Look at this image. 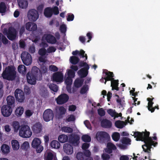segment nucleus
<instances>
[{
	"label": "nucleus",
	"instance_id": "1",
	"mask_svg": "<svg viewBox=\"0 0 160 160\" xmlns=\"http://www.w3.org/2000/svg\"><path fill=\"white\" fill-rule=\"evenodd\" d=\"M132 136L136 138L137 141H144L145 144L142 146V148L145 152H149L150 151L151 146L152 145L155 146L157 144L156 142H154L153 140H156L157 137L154 136L152 138L149 137V132H133L131 134Z\"/></svg>",
	"mask_w": 160,
	"mask_h": 160
},
{
	"label": "nucleus",
	"instance_id": "2",
	"mask_svg": "<svg viewBox=\"0 0 160 160\" xmlns=\"http://www.w3.org/2000/svg\"><path fill=\"white\" fill-rule=\"evenodd\" d=\"M47 71V68L46 66H42L40 70L36 67H33L31 72H28L27 74L28 82L31 84H35L36 83V77H37V79H38V76L40 77L41 73H44Z\"/></svg>",
	"mask_w": 160,
	"mask_h": 160
},
{
	"label": "nucleus",
	"instance_id": "3",
	"mask_svg": "<svg viewBox=\"0 0 160 160\" xmlns=\"http://www.w3.org/2000/svg\"><path fill=\"white\" fill-rule=\"evenodd\" d=\"M52 43H55L56 40L55 38L52 35L48 33H45L43 36L42 38V42L40 44V47L41 48L38 51V53L41 56H43L46 54L47 52L45 48L48 47V44L44 42L45 41Z\"/></svg>",
	"mask_w": 160,
	"mask_h": 160
},
{
	"label": "nucleus",
	"instance_id": "4",
	"mask_svg": "<svg viewBox=\"0 0 160 160\" xmlns=\"http://www.w3.org/2000/svg\"><path fill=\"white\" fill-rule=\"evenodd\" d=\"M17 72L15 68L12 66L6 67L2 74V78L8 80H12L16 77Z\"/></svg>",
	"mask_w": 160,
	"mask_h": 160
},
{
	"label": "nucleus",
	"instance_id": "5",
	"mask_svg": "<svg viewBox=\"0 0 160 160\" xmlns=\"http://www.w3.org/2000/svg\"><path fill=\"white\" fill-rule=\"evenodd\" d=\"M104 73L105 74L106 76L104 78H102L100 79V81L101 82H103L104 80H105V84L107 81L111 80V86L112 87V90L115 89L117 90H118V81L113 80L112 78L113 76L112 72L105 71H104Z\"/></svg>",
	"mask_w": 160,
	"mask_h": 160
},
{
	"label": "nucleus",
	"instance_id": "6",
	"mask_svg": "<svg viewBox=\"0 0 160 160\" xmlns=\"http://www.w3.org/2000/svg\"><path fill=\"white\" fill-rule=\"evenodd\" d=\"M75 73L71 70H68L65 74V83L67 85V89L70 93L72 92L71 85L72 82V78L75 76Z\"/></svg>",
	"mask_w": 160,
	"mask_h": 160
},
{
	"label": "nucleus",
	"instance_id": "7",
	"mask_svg": "<svg viewBox=\"0 0 160 160\" xmlns=\"http://www.w3.org/2000/svg\"><path fill=\"white\" fill-rule=\"evenodd\" d=\"M32 134V132L30 127L27 125L22 126L19 131V136L24 138H30Z\"/></svg>",
	"mask_w": 160,
	"mask_h": 160
},
{
	"label": "nucleus",
	"instance_id": "8",
	"mask_svg": "<svg viewBox=\"0 0 160 160\" xmlns=\"http://www.w3.org/2000/svg\"><path fill=\"white\" fill-rule=\"evenodd\" d=\"M41 139L38 138H34L31 142V146L35 149L37 153H40L43 150V146L41 145Z\"/></svg>",
	"mask_w": 160,
	"mask_h": 160
},
{
	"label": "nucleus",
	"instance_id": "9",
	"mask_svg": "<svg viewBox=\"0 0 160 160\" xmlns=\"http://www.w3.org/2000/svg\"><path fill=\"white\" fill-rule=\"evenodd\" d=\"M3 33L6 35L8 38L10 40H12L15 39L17 36V33L16 30L12 27H10L8 30L5 28Z\"/></svg>",
	"mask_w": 160,
	"mask_h": 160
},
{
	"label": "nucleus",
	"instance_id": "10",
	"mask_svg": "<svg viewBox=\"0 0 160 160\" xmlns=\"http://www.w3.org/2000/svg\"><path fill=\"white\" fill-rule=\"evenodd\" d=\"M79 66L84 68L78 71V73L79 76L82 78L86 77L88 73V70L89 67L86 62H81L79 64Z\"/></svg>",
	"mask_w": 160,
	"mask_h": 160
},
{
	"label": "nucleus",
	"instance_id": "11",
	"mask_svg": "<svg viewBox=\"0 0 160 160\" xmlns=\"http://www.w3.org/2000/svg\"><path fill=\"white\" fill-rule=\"evenodd\" d=\"M22 60L23 63L26 65L28 66L31 64L32 58L31 55L28 52H23L21 56Z\"/></svg>",
	"mask_w": 160,
	"mask_h": 160
},
{
	"label": "nucleus",
	"instance_id": "12",
	"mask_svg": "<svg viewBox=\"0 0 160 160\" xmlns=\"http://www.w3.org/2000/svg\"><path fill=\"white\" fill-rule=\"evenodd\" d=\"M28 17L29 20L35 21L39 17L38 12L35 9H31L28 13Z\"/></svg>",
	"mask_w": 160,
	"mask_h": 160
},
{
	"label": "nucleus",
	"instance_id": "13",
	"mask_svg": "<svg viewBox=\"0 0 160 160\" xmlns=\"http://www.w3.org/2000/svg\"><path fill=\"white\" fill-rule=\"evenodd\" d=\"M1 113L3 116L8 117L10 116L12 112L11 107L8 105H3L1 109Z\"/></svg>",
	"mask_w": 160,
	"mask_h": 160
},
{
	"label": "nucleus",
	"instance_id": "14",
	"mask_svg": "<svg viewBox=\"0 0 160 160\" xmlns=\"http://www.w3.org/2000/svg\"><path fill=\"white\" fill-rule=\"evenodd\" d=\"M53 117V113L52 110L50 109L46 110L43 112V118L46 122H48L52 119Z\"/></svg>",
	"mask_w": 160,
	"mask_h": 160
},
{
	"label": "nucleus",
	"instance_id": "15",
	"mask_svg": "<svg viewBox=\"0 0 160 160\" xmlns=\"http://www.w3.org/2000/svg\"><path fill=\"white\" fill-rule=\"evenodd\" d=\"M85 157L87 158V160H92V158L90 157V152L88 150H86L85 152ZM76 158L78 160H86L85 158L83 156V153L81 152H78L76 155Z\"/></svg>",
	"mask_w": 160,
	"mask_h": 160
},
{
	"label": "nucleus",
	"instance_id": "16",
	"mask_svg": "<svg viewBox=\"0 0 160 160\" xmlns=\"http://www.w3.org/2000/svg\"><path fill=\"white\" fill-rule=\"evenodd\" d=\"M15 96L17 100L19 102H22L25 99L24 92L20 89H17L15 90Z\"/></svg>",
	"mask_w": 160,
	"mask_h": 160
},
{
	"label": "nucleus",
	"instance_id": "17",
	"mask_svg": "<svg viewBox=\"0 0 160 160\" xmlns=\"http://www.w3.org/2000/svg\"><path fill=\"white\" fill-rule=\"evenodd\" d=\"M69 99L68 96L66 94H63L59 95L56 98L57 103L62 104L67 102Z\"/></svg>",
	"mask_w": 160,
	"mask_h": 160
},
{
	"label": "nucleus",
	"instance_id": "18",
	"mask_svg": "<svg viewBox=\"0 0 160 160\" xmlns=\"http://www.w3.org/2000/svg\"><path fill=\"white\" fill-rule=\"evenodd\" d=\"M63 76V74L61 72H58L53 73L52 76V80L53 81L61 83L62 82Z\"/></svg>",
	"mask_w": 160,
	"mask_h": 160
},
{
	"label": "nucleus",
	"instance_id": "19",
	"mask_svg": "<svg viewBox=\"0 0 160 160\" xmlns=\"http://www.w3.org/2000/svg\"><path fill=\"white\" fill-rule=\"evenodd\" d=\"M108 137L109 135L108 134L105 132L102 131L98 132L96 135V138L99 141H103L105 139Z\"/></svg>",
	"mask_w": 160,
	"mask_h": 160
},
{
	"label": "nucleus",
	"instance_id": "20",
	"mask_svg": "<svg viewBox=\"0 0 160 160\" xmlns=\"http://www.w3.org/2000/svg\"><path fill=\"white\" fill-rule=\"evenodd\" d=\"M63 150L65 153L68 155L72 154L73 152V148L71 145L65 143L63 145Z\"/></svg>",
	"mask_w": 160,
	"mask_h": 160
},
{
	"label": "nucleus",
	"instance_id": "21",
	"mask_svg": "<svg viewBox=\"0 0 160 160\" xmlns=\"http://www.w3.org/2000/svg\"><path fill=\"white\" fill-rule=\"evenodd\" d=\"M32 128L34 133L38 134L42 132V126L40 123H37L33 125L32 127Z\"/></svg>",
	"mask_w": 160,
	"mask_h": 160
},
{
	"label": "nucleus",
	"instance_id": "22",
	"mask_svg": "<svg viewBox=\"0 0 160 160\" xmlns=\"http://www.w3.org/2000/svg\"><path fill=\"white\" fill-rule=\"evenodd\" d=\"M12 150L14 151H18L20 147V144L18 140L13 139L11 141Z\"/></svg>",
	"mask_w": 160,
	"mask_h": 160
},
{
	"label": "nucleus",
	"instance_id": "23",
	"mask_svg": "<svg viewBox=\"0 0 160 160\" xmlns=\"http://www.w3.org/2000/svg\"><path fill=\"white\" fill-rule=\"evenodd\" d=\"M26 29L29 31H34L37 29V24L31 22H27L25 24Z\"/></svg>",
	"mask_w": 160,
	"mask_h": 160
},
{
	"label": "nucleus",
	"instance_id": "24",
	"mask_svg": "<svg viewBox=\"0 0 160 160\" xmlns=\"http://www.w3.org/2000/svg\"><path fill=\"white\" fill-rule=\"evenodd\" d=\"M154 98H147V100L148 101V109L149 111H151L152 112L154 111L155 108H157L158 109H159L158 106H155L154 107H152V106L153 104V102H152V100Z\"/></svg>",
	"mask_w": 160,
	"mask_h": 160
},
{
	"label": "nucleus",
	"instance_id": "25",
	"mask_svg": "<svg viewBox=\"0 0 160 160\" xmlns=\"http://www.w3.org/2000/svg\"><path fill=\"white\" fill-rule=\"evenodd\" d=\"M19 7L22 9L26 8L28 4V0H17Z\"/></svg>",
	"mask_w": 160,
	"mask_h": 160
},
{
	"label": "nucleus",
	"instance_id": "26",
	"mask_svg": "<svg viewBox=\"0 0 160 160\" xmlns=\"http://www.w3.org/2000/svg\"><path fill=\"white\" fill-rule=\"evenodd\" d=\"M45 160H57L56 153L53 152H48L45 158Z\"/></svg>",
	"mask_w": 160,
	"mask_h": 160
},
{
	"label": "nucleus",
	"instance_id": "27",
	"mask_svg": "<svg viewBox=\"0 0 160 160\" xmlns=\"http://www.w3.org/2000/svg\"><path fill=\"white\" fill-rule=\"evenodd\" d=\"M1 150L3 154H7L10 152V147L7 144H3L1 146Z\"/></svg>",
	"mask_w": 160,
	"mask_h": 160
},
{
	"label": "nucleus",
	"instance_id": "28",
	"mask_svg": "<svg viewBox=\"0 0 160 160\" xmlns=\"http://www.w3.org/2000/svg\"><path fill=\"white\" fill-rule=\"evenodd\" d=\"M116 148L115 145L111 142H108L107 144V148L104 149L105 151L109 153L112 152V150L116 149Z\"/></svg>",
	"mask_w": 160,
	"mask_h": 160
},
{
	"label": "nucleus",
	"instance_id": "29",
	"mask_svg": "<svg viewBox=\"0 0 160 160\" xmlns=\"http://www.w3.org/2000/svg\"><path fill=\"white\" fill-rule=\"evenodd\" d=\"M102 127L104 128H109L112 126V123L110 121L107 119L103 120L101 123Z\"/></svg>",
	"mask_w": 160,
	"mask_h": 160
},
{
	"label": "nucleus",
	"instance_id": "30",
	"mask_svg": "<svg viewBox=\"0 0 160 160\" xmlns=\"http://www.w3.org/2000/svg\"><path fill=\"white\" fill-rule=\"evenodd\" d=\"M108 113L112 117H114V118H118L119 117H121L122 116V114L121 113H117L114 110L111 109H109L107 110Z\"/></svg>",
	"mask_w": 160,
	"mask_h": 160
},
{
	"label": "nucleus",
	"instance_id": "31",
	"mask_svg": "<svg viewBox=\"0 0 160 160\" xmlns=\"http://www.w3.org/2000/svg\"><path fill=\"white\" fill-rule=\"evenodd\" d=\"M127 124V122L122 121L119 120L116 121L115 122V125L117 128H122L126 126Z\"/></svg>",
	"mask_w": 160,
	"mask_h": 160
},
{
	"label": "nucleus",
	"instance_id": "32",
	"mask_svg": "<svg viewBox=\"0 0 160 160\" xmlns=\"http://www.w3.org/2000/svg\"><path fill=\"white\" fill-rule=\"evenodd\" d=\"M24 108L22 107H19L16 108L15 111V114L18 117H20L23 113Z\"/></svg>",
	"mask_w": 160,
	"mask_h": 160
},
{
	"label": "nucleus",
	"instance_id": "33",
	"mask_svg": "<svg viewBox=\"0 0 160 160\" xmlns=\"http://www.w3.org/2000/svg\"><path fill=\"white\" fill-rule=\"evenodd\" d=\"M68 140V136L65 134H61L58 137V141L61 143H64L67 142Z\"/></svg>",
	"mask_w": 160,
	"mask_h": 160
},
{
	"label": "nucleus",
	"instance_id": "34",
	"mask_svg": "<svg viewBox=\"0 0 160 160\" xmlns=\"http://www.w3.org/2000/svg\"><path fill=\"white\" fill-rule=\"evenodd\" d=\"M85 52L83 50H81L80 51L77 50H76L74 51H73L72 52V54L73 55H76L77 54H79L80 55L82 56V58L85 57L86 60L87 59V56L86 54H85Z\"/></svg>",
	"mask_w": 160,
	"mask_h": 160
},
{
	"label": "nucleus",
	"instance_id": "35",
	"mask_svg": "<svg viewBox=\"0 0 160 160\" xmlns=\"http://www.w3.org/2000/svg\"><path fill=\"white\" fill-rule=\"evenodd\" d=\"M50 146L52 148L58 149L60 147V144L57 141L53 140L51 142Z\"/></svg>",
	"mask_w": 160,
	"mask_h": 160
},
{
	"label": "nucleus",
	"instance_id": "36",
	"mask_svg": "<svg viewBox=\"0 0 160 160\" xmlns=\"http://www.w3.org/2000/svg\"><path fill=\"white\" fill-rule=\"evenodd\" d=\"M52 13L51 8H48L45 9L44 14L46 17L48 18L52 16Z\"/></svg>",
	"mask_w": 160,
	"mask_h": 160
},
{
	"label": "nucleus",
	"instance_id": "37",
	"mask_svg": "<svg viewBox=\"0 0 160 160\" xmlns=\"http://www.w3.org/2000/svg\"><path fill=\"white\" fill-rule=\"evenodd\" d=\"M18 70L20 73L25 74L26 71V68L24 65H20L18 66Z\"/></svg>",
	"mask_w": 160,
	"mask_h": 160
},
{
	"label": "nucleus",
	"instance_id": "38",
	"mask_svg": "<svg viewBox=\"0 0 160 160\" xmlns=\"http://www.w3.org/2000/svg\"><path fill=\"white\" fill-rule=\"evenodd\" d=\"M7 103L8 105H12L14 104L15 102L14 98L12 96H8L7 98Z\"/></svg>",
	"mask_w": 160,
	"mask_h": 160
},
{
	"label": "nucleus",
	"instance_id": "39",
	"mask_svg": "<svg viewBox=\"0 0 160 160\" xmlns=\"http://www.w3.org/2000/svg\"><path fill=\"white\" fill-rule=\"evenodd\" d=\"M12 126L13 127L14 132H17L20 127L19 122L17 121L13 122L12 123Z\"/></svg>",
	"mask_w": 160,
	"mask_h": 160
},
{
	"label": "nucleus",
	"instance_id": "40",
	"mask_svg": "<svg viewBox=\"0 0 160 160\" xmlns=\"http://www.w3.org/2000/svg\"><path fill=\"white\" fill-rule=\"evenodd\" d=\"M83 81L81 78H78L74 82V86L77 88H78L81 86L82 83Z\"/></svg>",
	"mask_w": 160,
	"mask_h": 160
},
{
	"label": "nucleus",
	"instance_id": "41",
	"mask_svg": "<svg viewBox=\"0 0 160 160\" xmlns=\"http://www.w3.org/2000/svg\"><path fill=\"white\" fill-rule=\"evenodd\" d=\"M56 111L60 115L63 114L65 113L66 110L63 107H57Z\"/></svg>",
	"mask_w": 160,
	"mask_h": 160
},
{
	"label": "nucleus",
	"instance_id": "42",
	"mask_svg": "<svg viewBox=\"0 0 160 160\" xmlns=\"http://www.w3.org/2000/svg\"><path fill=\"white\" fill-rule=\"evenodd\" d=\"M62 131L66 133H71L73 131L72 129L68 126H64L61 128Z\"/></svg>",
	"mask_w": 160,
	"mask_h": 160
},
{
	"label": "nucleus",
	"instance_id": "43",
	"mask_svg": "<svg viewBox=\"0 0 160 160\" xmlns=\"http://www.w3.org/2000/svg\"><path fill=\"white\" fill-rule=\"evenodd\" d=\"M22 148L24 150H27L29 148L30 146L29 142L28 141H25L23 142L21 145Z\"/></svg>",
	"mask_w": 160,
	"mask_h": 160
},
{
	"label": "nucleus",
	"instance_id": "44",
	"mask_svg": "<svg viewBox=\"0 0 160 160\" xmlns=\"http://www.w3.org/2000/svg\"><path fill=\"white\" fill-rule=\"evenodd\" d=\"M120 137L119 133L117 132H115L112 135V137L113 139L115 141H118Z\"/></svg>",
	"mask_w": 160,
	"mask_h": 160
},
{
	"label": "nucleus",
	"instance_id": "45",
	"mask_svg": "<svg viewBox=\"0 0 160 160\" xmlns=\"http://www.w3.org/2000/svg\"><path fill=\"white\" fill-rule=\"evenodd\" d=\"M79 59L75 56H72L70 57V62L73 64H76L79 61Z\"/></svg>",
	"mask_w": 160,
	"mask_h": 160
},
{
	"label": "nucleus",
	"instance_id": "46",
	"mask_svg": "<svg viewBox=\"0 0 160 160\" xmlns=\"http://www.w3.org/2000/svg\"><path fill=\"white\" fill-rule=\"evenodd\" d=\"M6 6L5 3L2 2L0 4V12L1 13H4L6 12Z\"/></svg>",
	"mask_w": 160,
	"mask_h": 160
},
{
	"label": "nucleus",
	"instance_id": "47",
	"mask_svg": "<svg viewBox=\"0 0 160 160\" xmlns=\"http://www.w3.org/2000/svg\"><path fill=\"white\" fill-rule=\"evenodd\" d=\"M49 87L50 89L54 92H56L58 90L57 86L53 84H50L49 85Z\"/></svg>",
	"mask_w": 160,
	"mask_h": 160
},
{
	"label": "nucleus",
	"instance_id": "48",
	"mask_svg": "<svg viewBox=\"0 0 160 160\" xmlns=\"http://www.w3.org/2000/svg\"><path fill=\"white\" fill-rule=\"evenodd\" d=\"M82 140L85 142H90L91 140L90 137L88 135H84L82 137Z\"/></svg>",
	"mask_w": 160,
	"mask_h": 160
},
{
	"label": "nucleus",
	"instance_id": "49",
	"mask_svg": "<svg viewBox=\"0 0 160 160\" xmlns=\"http://www.w3.org/2000/svg\"><path fill=\"white\" fill-rule=\"evenodd\" d=\"M131 140L128 138H123L122 141V143L125 144H130Z\"/></svg>",
	"mask_w": 160,
	"mask_h": 160
},
{
	"label": "nucleus",
	"instance_id": "50",
	"mask_svg": "<svg viewBox=\"0 0 160 160\" xmlns=\"http://www.w3.org/2000/svg\"><path fill=\"white\" fill-rule=\"evenodd\" d=\"M4 129L6 132L9 133L11 131V128L9 125L7 124L4 126Z\"/></svg>",
	"mask_w": 160,
	"mask_h": 160
},
{
	"label": "nucleus",
	"instance_id": "51",
	"mask_svg": "<svg viewBox=\"0 0 160 160\" xmlns=\"http://www.w3.org/2000/svg\"><path fill=\"white\" fill-rule=\"evenodd\" d=\"M84 123L88 129L91 130H92V128L91 124L88 120H86L84 122Z\"/></svg>",
	"mask_w": 160,
	"mask_h": 160
},
{
	"label": "nucleus",
	"instance_id": "52",
	"mask_svg": "<svg viewBox=\"0 0 160 160\" xmlns=\"http://www.w3.org/2000/svg\"><path fill=\"white\" fill-rule=\"evenodd\" d=\"M66 26L64 24H62L60 26V29L62 33H65L66 31Z\"/></svg>",
	"mask_w": 160,
	"mask_h": 160
},
{
	"label": "nucleus",
	"instance_id": "53",
	"mask_svg": "<svg viewBox=\"0 0 160 160\" xmlns=\"http://www.w3.org/2000/svg\"><path fill=\"white\" fill-rule=\"evenodd\" d=\"M80 139L79 137L78 136H75L72 141V143L76 145H78L79 143V140Z\"/></svg>",
	"mask_w": 160,
	"mask_h": 160
},
{
	"label": "nucleus",
	"instance_id": "54",
	"mask_svg": "<svg viewBox=\"0 0 160 160\" xmlns=\"http://www.w3.org/2000/svg\"><path fill=\"white\" fill-rule=\"evenodd\" d=\"M88 87L87 85L83 86L81 90V93L82 94L85 93L88 91Z\"/></svg>",
	"mask_w": 160,
	"mask_h": 160
},
{
	"label": "nucleus",
	"instance_id": "55",
	"mask_svg": "<svg viewBox=\"0 0 160 160\" xmlns=\"http://www.w3.org/2000/svg\"><path fill=\"white\" fill-rule=\"evenodd\" d=\"M129 155H122L119 158L120 160H129Z\"/></svg>",
	"mask_w": 160,
	"mask_h": 160
},
{
	"label": "nucleus",
	"instance_id": "56",
	"mask_svg": "<svg viewBox=\"0 0 160 160\" xmlns=\"http://www.w3.org/2000/svg\"><path fill=\"white\" fill-rule=\"evenodd\" d=\"M51 10L54 14H58L59 13V12L58 8L57 7H54L53 8H51Z\"/></svg>",
	"mask_w": 160,
	"mask_h": 160
},
{
	"label": "nucleus",
	"instance_id": "57",
	"mask_svg": "<svg viewBox=\"0 0 160 160\" xmlns=\"http://www.w3.org/2000/svg\"><path fill=\"white\" fill-rule=\"evenodd\" d=\"M102 158L103 160H108L110 157L108 154L103 153L102 155Z\"/></svg>",
	"mask_w": 160,
	"mask_h": 160
},
{
	"label": "nucleus",
	"instance_id": "58",
	"mask_svg": "<svg viewBox=\"0 0 160 160\" xmlns=\"http://www.w3.org/2000/svg\"><path fill=\"white\" fill-rule=\"evenodd\" d=\"M74 16L73 14L72 13H69L68 14L67 20L68 21H72L73 20Z\"/></svg>",
	"mask_w": 160,
	"mask_h": 160
},
{
	"label": "nucleus",
	"instance_id": "59",
	"mask_svg": "<svg viewBox=\"0 0 160 160\" xmlns=\"http://www.w3.org/2000/svg\"><path fill=\"white\" fill-rule=\"evenodd\" d=\"M32 113L33 112L29 110H27L25 112L26 116L27 117H30L32 115Z\"/></svg>",
	"mask_w": 160,
	"mask_h": 160
},
{
	"label": "nucleus",
	"instance_id": "60",
	"mask_svg": "<svg viewBox=\"0 0 160 160\" xmlns=\"http://www.w3.org/2000/svg\"><path fill=\"white\" fill-rule=\"evenodd\" d=\"M49 69L52 72L57 71L58 70V68L54 65H51L49 67Z\"/></svg>",
	"mask_w": 160,
	"mask_h": 160
},
{
	"label": "nucleus",
	"instance_id": "61",
	"mask_svg": "<svg viewBox=\"0 0 160 160\" xmlns=\"http://www.w3.org/2000/svg\"><path fill=\"white\" fill-rule=\"evenodd\" d=\"M56 49L53 47H49L47 49V52L48 53H51L55 52Z\"/></svg>",
	"mask_w": 160,
	"mask_h": 160
},
{
	"label": "nucleus",
	"instance_id": "62",
	"mask_svg": "<svg viewBox=\"0 0 160 160\" xmlns=\"http://www.w3.org/2000/svg\"><path fill=\"white\" fill-rule=\"evenodd\" d=\"M29 51L31 53H33L35 52V48L34 45L32 44L31 46L29 48Z\"/></svg>",
	"mask_w": 160,
	"mask_h": 160
},
{
	"label": "nucleus",
	"instance_id": "63",
	"mask_svg": "<svg viewBox=\"0 0 160 160\" xmlns=\"http://www.w3.org/2000/svg\"><path fill=\"white\" fill-rule=\"evenodd\" d=\"M75 120V118L73 115H71L68 116L67 118V121L68 122L74 121Z\"/></svg>",
	"mask_w": 160,
	"mask_h": 160
},
{
	"label": "nucleus",
	"instance_id": "64",
	"mask_svg": "<svg viewBox=\"0 0 160 160\" xmlns=\"http://www.w3.org/2000/svg\"><path fill=\"white\" fill-rule=\"evenodd\" d=\"M98 114L101 116H103L105 114V112L102 108H100L98 110Z\"/></svg>",
	"mask_w": 160,
	"mask_h": 160
}]
</instances>
